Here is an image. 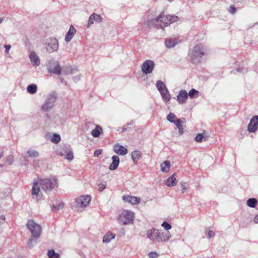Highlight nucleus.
Wrapping results in <instances>:
<instances>
[{"label": "nucleus", "instance_id": "53", "mask_svg": "<svg viewBox=\"0 0 258 258\" xmlns=\"http://www.w3.org/2000/svg\"><path fill=\"white\" fill-rule=\"evenodd\" d=\"M4 46L6 48L5 53H8L11 47V46L10 45H5Z\"/></svg>", "mask_w": 258, "mask_h": 258}, {"label": "nucleus", "instance_id": "49", "mask_svg": "<svg viewBox=\"0 0 258 258\" xmlns=\"http://www.w3.org/2000/svg\"><path fill=\"white\" fill-rule=\"evenodd\" d=\"M106 188V184L103 183H99L98 184V190L100 191H103Z\"/></svg>", "mask_w": 258, "mask_h": 258}, {"label": "nucleus", "instance_id": "33", "mask_svg": "<svg viewBox=\"0 0 258 258\" xmlns=\"http://www.w3.org/2000/svg\"><path fill=\"white\" fill-rule=\"evenodd\" d=\"M257 202L255 198H250L247 200L246 205L250 208H254L256 207Z\"/></svg>", "mask_w": 258, "mask_h": 258}, {"label": "nucleus", "instance_id": "17", "mask_svg": "<svg viewBox=\"0 0 258 258\" xmlns=\"http://www.w3.org/2000/svg\"><path fill=\"white\" fill-rule=\"evenodd\" d=\"M177 98V101L179 104L184 103L188 98V93L185 90H181L179 91Z\"/></svg>", "mask_w": 258, "mask_h": 258}, {"label": "nucleus", "instance_id": "32", "mask_svg": "<svg viewBox=\"0 0 258 258\" xmlns=\"http://www.w3.org/2000/svg\"><path fill=\"white\" fill-rule=\"evenodd\" d=\"M77 71L76 68H72L70 67H67L62 69V72L64 75L74 74Z\"/></svg>", "mask_w": 258, "mask_h": 258}, {"label": "nucleus", "instance_id": "59", "mask_svg": "<svg viewBox=\"0 0 258 258\" xmlns=\"http://www.w3.org/2000/svg\"><path fill=\"white\" fill-rule=\"evenodd\" d=\"M4 156L3 152H0V159L2 158Z\"/></svg>", "mask_w": 258, "mask_h": 258}, {"label": "nucleus", "instance_id": "52", "mask_svg": "<svg viewBox=\"0 0 258 258\" xmlns=\"http://www.w3.org/2000/svg\"><path fill=\"white\" fill-rule=\"evenodd\" d=\"M39 160H35L33 161V164L34 167H39Z\"/></svg>", "mask_w": 258, "mask_h": 258}, {"label": "nucleus", "instance_id": "39", "mask_svg": "<svg viewBox=\"0 0 258 258\" xmlns=\"http://www.w3.org/2000/svg\"><path fill=\"white\" fill-rule=\"evenodd\" d=\"M48 256L49 258H59V255L56 253L54 250L51 249L48 251Z\"/></svg>", "mask_w": 258, "mask_h": 258}, {"label": "nucleus", "instance_id": "3", "mask_svg": "<svg viewBox=\"0 0 258 258\" xmlns=\"http://www.w3.org/2000/svg\"><path fill=\"white\" fill-rule=\"evenodd\" d=\"M207 52V48L202 44L196 45L191 49L188 53L189 57L191 61L194 62H199L200 59L204 56Z\"/></svg>", "mask_w": 258, "mask_h": 258}, {"label": "nucleus", "instance_id": "21", "mask_svg": "<svg viewBox=\"0 0 258 258\" xmlns=\"http://www.w3.org/2000/svg\"><path fill=\"white\" fill-rule=\"evenodd\" d=\"M71 149L70 146L63 145L58 148L56 150V153L60 156H63L65 154Z\"/></svg>", "mask_w": 258, "mask_h": 258}, {"label": "nucleus", "instance_id": "41", "mask_svg": "<svg viewBox=\"0 0 258 258\" xmlns=\"http://www.w3.org/2000/svg\"><path fill=\"white\" fill-rule=\"evenodd\" d=\"M63 203L62 202H59L56 205H53L52 208L54 210L57 211L62 209L63 208Z\"/></svg>", "mask_w": 258, "mask_h": 258}, {"label": "nucleus", "instance_id": "25", "mask_svg": "<svg viewBox=\"0 0 258 258\" xmlns=\"http://www.w3.org/2000/svg\"><path fill=\"white\" fill-rule=\"evenodd\" d=\"M131 156L134 164H136L141 158V153L139 150H135L132 152Z\"/></svg>", "mask_w": 258, "mask_h": 258}, {"label": "nucleus", "instance_id": "5", "mask_svg": "<svg viewBox=\"0 0 258 258\" xmlns=\"http://www.w3.org/2000/svg\"><path fill=\"white\" fill-rule=\"evenodd\" d=\"M57 98V94L55 92H51L47 94L45 101L40 107L43 112H48L54 106L55 103Z\"/></svg>", "mask_w": 258, "mask_h": 258}, {"label": "nucleus", "instance_id": "50", "mask_svg": "<svg viewBox=\"0 0 258 258\" xmlns=\"http://www.w3.org/2000/svg\"><path fill=\"white\" fill-rule=\"evenodd\" d=\"M158 255L155 252H151L149 253V257L150 258H157Z\"/></svg>", "mask_w": 258, "mask_h": 258}, {"label": "nucleus", "instance_id": "37", "mask_svg": "<svg viewBox=\"0 0 258 258\" xmlns=\"http://www.w3.org/2000/svg\"><path fill=\"white\" fill-rule=\"evenodd\" d=\"M50 140L53 143H58L60 141V136L57 134H54L51 137Z\"/></svg>", "mask_w": 258, "mask_h": 258}, {"label": "nucleus", "instance_id": "19", "mask_svg": "<svg viewBox=\"0 0 258 258\" xmlns=\"http://www.w3.org/2000/svg\"><path fill=\"white\" fill-rule=\"evenodd\" d=\"M112 163L109 165V168L110 170H114L116 169L119 165L120 160L118 156L113 155L111 157Z\"/></svg>", "mask_w": 258, "mask_h": 258}, {"label": "nucleus", "instance_id": "60", "mask_svg": "<svg viewBox=\"0 0 258 258\" xmlns=\"http://www.w3.org/2000/svg\"><path fill=\"white\" fill-rule=\"evenodd\" d=\"M4 20V18H0V23H1L2 22V21H3Z\"/></svg>", "mask_w": 258, "mask_h": 258}, {"label": "nucleus", "instance_id": "10", "mask_svg": "<svg viewBox=\"0 0 258 258\" xmlns=\"http://www.w3.org/2000/svg\"><path fill=\"white\" fill-rule=\"evenodd\" d=\"M91 200V198L89 195H83L80 196L76 200V205L78 208H86Z\"/></svg>", "mask_w": 258, "mask_h": 258}, {"label": "nucleus", "instance_id": "16", "mask_svg": "<svg viewBox=\"0 0 258 258\" xmlns=\"http://www.w3.org/2000/svg\"><path fill=\"white\" fill-rule=\"evenodd\" d=\"M29 58L33 66L37 67L40 65V58L36 52H31L29 54Z\"/></svg>", "mask_w": 258, "mask_h": 258}, {"label": "nucleus", "instance_id": "57", "mask_svg": "<svg viewBox=\"0 0 258 258\" xmlns=\"http://www.w3.org/2000/svg\"><path fill=\"white\" fill-rule=\"evenodd\" d=\"M0 218L3 220H5L6 219L5 216L3 215L0 216Z\"/></svg>", "mask_w": 258, "mask_h": 258}, {"label": "nucleus", "instance_id": "27", "mask_svg": "<svg viewBox=\"0 0 258 258\" xmlns=\"http://www.w3.org/2000/svg\"><path fill=\"white\" fill-rule=\"evenodd\" d=\"M102 132V128L99 125H95V128L91 132V135L92 136L95 138L99 137Z\"/></svg>", "mask_w": 258, "mask_h": 258}, {"label": "nucleus", "instance_id": "47", "mask_svg": "<svg viewBox=\"0 0 258 258\" xmlns=\"http://www.w3.org/2000/svg\"><path fill=\"white\" fill-rule=\"evenodd\" d=\"M102 153V149H97L95 151L94 153V157H98L99 155L101 154Z\"/></svg>", "mask_w": 258, "mask_h": 258}, {"label": "nucleus", "instance_id": "54", "mask_svg": "<svg viewBox=\"0 0 258 258\" xmlns=\"http://www.w3.org/2000/svg\"><path fill=\"white\" fill-rule=\"evenodd\" d=\"M128 128H129V127H128V125L127 124H126L124 125L122 127V131H121V132H122V133H123V132H124L126 131L128 129Z\"/></svg>", "mask_w": 258, "mask_h": 258}, {"label": "nucleus", "instance_id": "36", "mask_svg": "<svg viewBox=\"0 0 258 258\" xmlns=\"http://www.w3.org/2000/svg\"><path fill=\"white\" fill-rule=\"evenodd\" d=\"M178 119V118H177L176 115L173 113L170 112L167 116V120L173 123L175 122V120Z\"/></svg>", "mask_w": 258, "mask_h": 258}, {"label": "nucleus", "instance_id": "2", "mask_svg": "<svg viewBox=\"0 0 258 258\" xmlns=\"http://www.w3.org/2000/svg\"><path fill=\"white\" fill-rule=\"evenodd\" d=\"M147 236L151 240L157 242H167L171 237L169 231L163 232L157 229L148 230Z\"/></svg>", "mask_w": 258, "mask_h": 258}, {"label": "nucleus", "instance_id": "6", "mask_svg": "<svg viewBox=\"0 0 258 258\" xmlns=\"http://www.w3.org/2000/svg\"><path fill=\"white\" fill-rule=\"evenodd\" d=\"M39 184L42 190L45 192H48L57 187L58 181L55 177L51 176L48 178L41 179Z\"/></svg>", "mask_w": 258, "mask_h": 258}, {"label": "nucleus", "instance_id": "31", "mask_svg": "<svg viewBox=\"0 0 258 258\" xmlns=\"http://www.w3.org/2000/svg\"><path fill=\"white\" fill-rule=\"evenodd\" d=\"M115 236V234L113 233H107L104 235L103 242L105 243H108L110 242L111 239L114 238Z\"/></svg>", "mask_w": 258, "mask_h": 258}, {"label": "nucleus", "instance_id": "44", "mask_svg": "<svg viewBox=\"0 0 258 258\" xmlns=\"http://www.w3.org/2000/svg\"><path fill=\"white\" fill-rule=\"evenodd\" d=\"M206 234L208 238L214 237L215 235V233L211 230H207Z\"/></svg>", "mask_w": 258, "mask_h": 258}, {"label": "nucleus", "instance_id": "23", "mask_svg": "<svg viewBox=\"0 0 258 258\" xmlns=\"http://www.w3.org/2000/svg\"><path fill=\"white\" fill-rule=\"evenodd\" d=\"M171 167L170 162L169 161H164L160 164L161 171L164 173L169 172Z\"/></svg>", "mask_w": 258, "mask_h": 258}, {"label": "nucleus", "instance_id": "35", "mask_svg": "<svg viewBox=\"0 0 258 258\" xmlns=\"http://www.w3.org/2000/svg\"><path fill=\"white\" fill-rule=\"evenodd\" d=\"M199 92L198 90L195 89H191L188 93V96H189L191 98H197L199 96Z\"/></svg>", "mask_w": 258, "mask_h": 258}, {"label": "nucleus", "instance_id": "62", "mask_svg": "<svg viewBox=\"0 0 258 258\" xmlns=\"http://www.w3.org/2000/svg\"><path fill=\"white\" fill-rule=\"evenodd\" d=\"M4 166L3 164H0V167L2 168Z\"/></svg>", "mask_w": 258, "mask_h": 258}, {"label": "nucleus", "instance_id": "11", "mask_svg": "<svg viewBox=\"0 0 258 258\" xmlns=\"http://www.w3.org/2000/svg\"><path fill=\"white\" fill-rule=\"evenodd\" d=\"M155 67V63L153 60H147L142 66V71L145 74H149L152 72Z\"/></svg>", "mask_w": 258, "mask_h": 258}, {"label": "nucleus", "instance_id": "58", "mask_svg": "<svg viewBox=\"0 0 258 258\" xmlns=\"http://www.w3.org/2000/svg\"><path fill=\"white\" fill-rule=\"evenodd\" d=\"M134 123V121H131L130 122L127 123L128 125H133V124Z\"/></svg>", "mask_w": 258, "mask_h": 258}, {"label": "nucleus", "instance_id": "18", "mask_svg": "<svg viewBox=\"0 0 258 258\" xmlns=\"http://www.w3.org/2000/svg\"><path fill=\"white\" fill-rule=\"evenodd\" d=\"M122 200L127 203H131L132 205H136L140 203L141 199L136 197H132L130 196H123Z\"/></svg>", "mask_w": 258, "mask_h": 258}, {"label": "nucleus", "instance_id": "26", "mask_svg": "<svg viewBox=\"0 0 258 258\" xmlns=\"http://www.w3.org/2000/svg\"><path fill=\"white\" fill-rule=\"evenodd\" d=\"M183 121L180 119L175 120V122L173 123L177 127L179 135H182L184 133V127L182 125Z\"/></svg>", "mask_w": 258, "mask_h": 258}, {"label": "nucleus", "instance_id": "9", "mask_svg": "<svg viewBox=\"0 0 258 258\" xmlns=\"http://www.w3.org/2000/svg\"><path fill=\"white\" fill-rule=\"evenodd\" d=\"M47 69L50 73L56 75H60L61 73L60 67L59 62L56 60H50L47 65Z\"/></svg>", "mask_w": 258, "mask_h": 258}, {"label": "nucleus", "instance_id": "29", "mask_svg": "<svg viewBox=\"0 0 258 258\" xmlns=\"http://www.w3.org/2000/svg\"><path fill=\"white\" fill-rule=\"evenodd\" d=\"M37 88L35 84H31L27 87V91L29 94H34L37 92Z\"/></svg>", "mask_w": 258, "mask_h": 258}, {"label": "nucleus", "instance_id": "38", "mask_svg": "<svg viewBox=\"0 0 258 258\" xmlns=\"http://www.w3.org/2000/svg\"><path fill=\"white\" fill-rule=\"evenodd\" d=\"M64 158L67 159L68 160L71 161L74 159V155L73 153L72 149H71L69 151L65 154Z\"/></svg>", "mask_w": 258, "mask_h": 258}, {"label": "nucleus", "instance_id": "45", "mask_svg": "<svg viewBox=\"0 0 258 258\" xmlns=\"http://www.w3.org/2000/svg\"><path fill=\"white\" fill-rule=\"evenodd\" d=\"M180 185L182 188V193L183 194L187 189L186 182H180Z\"/></svg>", "mask_w": 258, "mask_h": 258}, {"label": "nucleus", "instance_id": "15", "mask_svg": "<svg viewBox=\"0 0 258 258\" xmlns=\"http://www.w3.org/2000/svg\"><path fill=\"white\" fill-rule=\"evenodd\" d=\"M113 150L118 155L124 156L127 153V149L123 146L118 144L114 145Z\"/></svg>", "mask_w": 258, "mask_h": 258}, {"label": "nucleus", "instance_id": "28", "mask_svg": "<svg viewBox=\"0 0 258 258\" xmlns=\"http://www.w3.org/2000/svg\"><path fill=\"white\" fill-rule=\"evenodd\" d=\"M156 88L160 93H162L165 89H167L166 86L163 82L160 80H158L156 82Z\"/></svg>", "mask_w": 258, "mask_h": 258}, {"label": "nucleus", "instance_id": "40", "mask_svg": "<svg viewBox=\"0 0 258 258\" xmlns=\"http://www.w3.org/2000/svg\"><path fill=\"white\" fill-rule=\"evenodd\" d=\"M195 141L198 143L201 142L203 139L206 140V138L204 137L203 134H198L195 138Z\"/></svg>", "mask_w": 258, "mask_h": 258}, {"label": "nucleus", "instance_id": "1", "mask_svg": "<svg viewBox=\"0 0 258 258\" xmlns=\"http://www.w3.org/2000/svg\"><path fill=\"white\" fill-rule=\"evenodd\" d=\"M178 19L177 16L161 14L157 18L149 22L148 26L150 27H156L163 28L168 25L177 21Z\"/></svg>", "mask_w": 258, "mask_h": 258}, {"label": "nucleus", "instance_id": "42", "mask_svg": "<svg viewBox=\"0 0 258 258\" xmlns=\"http://www.w3.org/2000/svg\"><path fill=\"white\" fill-rule=\"evenodd\" d=\"M14 161V157L13 155H10L6 157V162L9 165H12Z\"/></svg>", "mask_w": 258, "mask_h": 258}, {"label": "nucleus", "instance_id": "48", "mask_svg": "<svg viewBox=\"0 0 258 258\" xmlns=\"http://www.w3.org/2000/svg\"><path fill=\"white\" fill-rule=\"evenodd\" d=\"M20 164L21 166H27L28 164V160L27 159L20 160Z\"/></svg>", "mask_w": 258, "mask_h": 258}, {"label": "nucleus", "instance_id": "56", "mask_svg": "<svg viewBox=\"0 0 258 258\" xmlns=\"http://www.w3.org/2000/svg\"><path fill=\"white\" fill-rule=\"evenodd\" d=\"M254 222L256 224H258V214L254 218Z\"/></svg>", "mask_w": 258, "mask_h": 258}, {"label": "nucleus", "instance_id": "61", "mask_svg": "<svg viewBox=\"0 0 258 258\" xmlns=\"http://www.w3.org/2000/svg\"><path fill=\"white\" fill-rule=\"evenodd\" d=\"M181 120H182L183 121V123L184 121H185V118H182Z\"/></svg>", "mask_w": 258, "mask_h": 258}, {"label": "nucleus", "instance_id": "24", "mask_svg": "<svg viewBox=\"0 0 258 258\" xmlns=\"http://www.w3.org/2000/svg\"><path fill=\"white\" fill-rule=\"evenodd\" d=\"M175 173H173L172 175L168 178L166 180L167 186L171 187L175 186L177 184V181L175 177Z\"/></svg>", "mask_w": 258, "mask_h": 258}, {"label": "nucleus", "instance_id": "34", "mask_svg": "<svg viewBox=\"0 0 258 258\" xmlns=\"http://www.w3.org/2000/svg\"><path fill=\"white\" fill-rule=\"evenodd\" d=\"M27 154L28 155L29 157L31 158H37L39 156V152L35 150H28L27 151Z\"/></svg>", "mask_w": 258, "mask_h": 258}, {"label": "nucleus", "instance_id": "55", "mask_svg": "<svg viewBox=\"0 0 258 258\" xmlns=\"http://www.w3.org/2000/svg\"><path fill=\"white\" fill-rule=\"evenodd\" d=\"M243 68H237L236 71L238 73H243Z\"/></svg>", "mask_w": 258, "mask_h": 258}, {"label": "nucleus", "instance_id": "4", "mask_svg": "<svg viewBox=\"0 0 258 258\" xmlns=\"http://www.w3.org/2000/svg\"><path fill=\"white\" fill-rule=\"evenodd\" d=\"M27 228L31 231L32 237H31L27 242L29 247L32 245L33 238L38 239L41 233V227L40 225L35 223L32 220H29L27 224Z\"/></svg>", "mask_w": 258, "mask_h": 258}, {"label": "nucleus", "instance_id": "8", "mask_svg": "<svg viewBox=\"0 0 258 258\" xmlns=\"http://www.w3.org/2000/svg\"><path fill=\"white\" fill-rule=\"evenodd\" d=\"M46 51L49 53L56 51L58 48V42L57 39L50 37L47 39L45 44Z\"/></svg>", "mask_w": 258, "mask_h": 258}, {"label": "nucleus", "instance_id": "12", "mask_svg": "<svg viewBox=\"0 0 258 258\" xmlns=\"http://www.w3.org/2000/svg\"><path fill=\"white\" fill-rule=\"evenodd\" d=\"M258 115L254 116L250 120L247 126V131L249 133H255L257 130Z\"/></svg>", "mask_w": 258, "mask_h": 258}, {"label": "nucleus", "instance_id": "30", "mask_svg": "<svg viewBox=\"0 0 258 258\" xmlns=\"http://www.w3.org/2000/svg\"><path fill=\"white\" fill-rule=\"evenodd\" d=\"M160 94L163 100L166 103H167L170 101L171 98L170 95L167 89H165L163 92H162V93H160Z\"/></svg>", "mask_w": 258, "mask_h": 258}, {"label": "nucleus", "instance_id": "13", "mask_svg": "<svg viewBox=\"0 0 258 258\" xmlns=\"http://www.w3.org/2000/svg\"><path fill=\"white\" fill-rule=\"evenodd\" d=\"M103 20V18L101 15L97 14L96 13H93L89 17L87 28H90L92 25H93L95 22L97 23H101Z\"/></svg>", "mask_w": 258, "mask_h": 258}, {"label": "nucleus", "instance_id": "51", "mask_svg": "<svg viewBox=\"0 0 258 258\" xmlns=\"http://www.w3.org/2000/svg\"><path fill=\"white\" fill-rule=\"evenodd\" d=\"M229 12L232 14H234L236 12V9L235 7L233 6H231L229 8Z\"/></svg>", "mask_w": 258, "mask_h": 258}, {"label": "nucleus", "instance_id": "7", "mask_svg": "<svg viewBox=\"0 0 258 258\" xmlns=\"http://www.w3.org/2000/svg\"><path fill=\"white\" fill-rule=\"evenodd\" d=\"M133 212L129 210H126L122 212L118 217V221L122 225H127L134 220Z\"/></svg>", "mask_w": 258, "mask_h": 258}, {"label": "nucleus", "instance_id": "43", "mask_svg": "<svg viewBox=\"0 0 258 258\" xmlns=\"http://www.w3.org/2000/svg\"><path fill=\"white\" fill-rule=\"evenodd\" d=\"M161 226L164 228V229L168 231V230L171 229V225L167 223L166 221H164L161 224Z\"/></svg>", "mask_w": 258, "mask_h": 258}, {"label": "nucleus", "instance_id": "46", "mask_svg": "<svg viewBox=\"0 0 258 258\" xmlns=\"http://www.w3.org/2000/svg\"><path fill=\"white\" fill-rule=\"evenodd\" d=\"M82 77V75L81 74H79L73 77V79L75 82L77 83L81 80Z\"/></svg>", "mask_w": 258, "mask_h": 258}, {"label": "nucleus", "instance_id": "20", "mask_svg": "<svg viewBox=\"0 0 258 258\" xmlns=\"http://www.w3.org/2000/svg\"><path fill=\"white\" fill-rule=\"evenodd\" d=\"M76 30L73 25H71L69 31L66 35L65 41L67 42L70 41L74 35L76 34Z\"/></svg>", "mask_w": 258, "mask_h": 258}, {"label": "nucleus", "instance_id": "63", "mask_svg": "<svg viewBox=\"0 0 258 258\" xmlns=\"http://www.w3.org/2000/svg\"><path fill=\"white\" fill-rule=\"evenodd\" d=\"M169 2H172L173 0H168Z\"/></svg>", "mask_w": 258, "mask_h": 258}, {"label": "nucleus", "instance_id": "14", "mask_svg": "<svg viewBox=\"0 0 258 258\" xmlns=\"http://www.w3.org/2000/svg\"><path fill=\"white\" fill-rule=\"evenodd\" d=\"M180 40L177 38H167L165 40L164 44L168 48H171L177 45Z\"/></svg>", "mask_w": 258, "mask_h": 258}, {"label": "nucleus", "instance_id": "22", "mask_svg": "<svg viewBox=\"0 0 258 258\" xmlns=\"http://www.w3.org/2000/svg\"><path fill=\"white\" fill-rule=\"evenodd\" d=\"M41 186L40 185H39L37 182H34L33 183L32 189V195H35L36 196V199L37 200L40 199V196L39 195V193L40 192V187Z\"/></svg>", "mask_w": 258, "mask_h": 258}]
</instances>
